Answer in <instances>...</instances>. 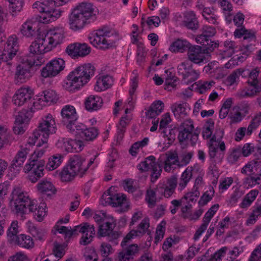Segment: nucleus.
<instances>
[{
	"label": "nucleus",
	"mask_w": 261,
	"mask_h": 261,
	"mask_svg": "<svg viewBox=\"0 0 261 261\" xmlns=\"http://www.w3.org/2000/svg\"><path fill=\"white\" fill-rule=\"evenodd\" d=\"M10 203L17 215L22 216L29 212L34 213V218L39 222L43 220L46 215L45 204L41 203L37 206V201L32 200L20 188H14L11 194Z\"/></svg>",
	"instance_id": "obj_1"
},
{
	"label": "nucleus",
	"mask_w": 261,
	"mask_h": 261,
	"mask_svg": "<svg viewBox=\"0 0 261 261\" xmlns=\"http://www.w3.org/2000/svg\"><path fill=\"white\" fill-rule=\"evenodd\" d=\"M67 0H48L44 2H36L33 5L34 11L40 13L39 21L43 23H48L59 18L63 12L60 6L66 3Z\"/></svg>",
	"instance_id": "obj_2"
},
{
	"label": "nucleus",
	"mask_w": 261,
	"mask_h": 261,
	"mask_svg": "<svg viewBox=\"0 0 261 261\" xmlns=\"http://www.w3.org/2000/svg\"><path fill=\"white\" fill-rule=\"evenodd\" d=\"M39 142L37 144V147H41L44 145L42 148H38L34 153L32 154L27 163L24 167L23 170L25 172L29 173L28 177L29 180L32 183H35L44 175V168L45 161L40 159L45 152V148L47 147V142L46 146L42 142L38 139Z\"/></svg>",
	"instance_id": "obj_3"
},
{
	"label": "nucleus",
	"mask_w": 261,
	"mask_h": 261,
	"mask_svg": "<svg viewBox=\"0 0 261 261\" xmlns=\"http://www.w3.org/2000/svg\"><path fill=\"white\" fill-rule=\"evenodd\" d=\"M95 68L90 63L77 67L67 76L64 87L70 91L79 90L88 82L94 73Z\"/></svg>",
	"instance_id": "obj_4"
},
{
	"label": "nucleus",
	"mask_w": 261,
	"mask_h": 261,
	"mask_svg": "<svg viewBox=\"0 0 261 261\" xmlns=\"http://www.w3.org/2000/svg\"><path fill=\"white\" fill-rule=\"evenodd\" d=\"M91 44L102 49L110 48L119 39L116 32L108 27H104L96 31L95 34L88 37Z\"/></svg>",
	"instance_id": "obj_5"
},
{
	"label": "nucleus",
	"mask_w": 261,
	"mask_h": 261,
	"mask_svg": "<svg viewBox=\"0 0 261 261\" xmlns=\"http://www.w3.org/2000/svg\"><path fill=\"white\" fill-rule=\"evenodd\" d=\"M56 130L55 120L50 114H48L40 121L37 128L33 133V136L34 138L40 140L46 146L49 135L55 133Z\"/></svg>",
	"instance_id": "obj_6"
},
{
	"label": "nucleus",
	"mask_w": 261,
	"mask_h": 261,
	"mask_svg": "<svg viewBox=\"0 0 261 261\" xmlns=\"http://www.w3.org/2000/svg\"><path fill=\"white\" fill-rule=\"evenodd\" d=\"M115 187L112 186L107 192L103 193L101 198L102 204L120 207L121 212L128 211L129 204L126 195L122 193H115Z\"/></svg>",
	"instance_id": "obj_7"
},
{
	"label": "nucleus",
	"mask_w": 261,
	"mask_h": 261,
	"mask_svg": "<svg viewBox=\"0 0 261 261\" xmlns=\"http://www.w3.org/2000/svg\"><path fill=\"white\" fill-rule=\"evenodd\" d=\"M116 226V220L113 217H109L103 220V223L99 225L97 231L98 237H107L108 240L113 245H117L118 244V239L120 236V233L114 229Z\"/></svg>",
	"instance_id": "obj_8"
},
{
	"label": "nucleus",
	"mask_w": 261,
	"mask_h": 261,
	"mask_svg": "<svg viewBox=\"0 0 261 261\" xmlns=\"http://www.w3.org/2000/svg\"><path fill=\"white\" fill-rule=\"evenodd\" d=\"M137 167L139 170L142 171H150L151 181L153 182L160 177L162 172V165L156 162L155 158L153 155L146 158L143 162L137 166Z\"/></svg>",
	"instance_id": "obj_9"
},
{
	"label": "nucleus",
	"mask_w": 261,
	"mask_h": 261,
	"mask_svg": "<svg viewBox=\"0 0 261 261\" xmlns=\"http://www.w3.org/2000/svg\"><path fill=\"white\" fill-rule=\"evenodd\" d=\"M177 73L181 76L182 80L186 84H190L198 79L200 72L192 68V65L189 62H184L177 67Z\"/></svg>",
	"instance_id": "obj_10"
},
{
	"label": "nucleus",
	"mask_w": 261,
	"mask_h": 261,
	"mask_svg": "<svg viewBox=\"0 0 261 261\" xmlns=\"http://www.w3.org/2000/svg\"><path fill=\"white\" fill-rule=\"evenodd\" d=\"M65 68V61L61 58L51 60L41 70V75L44 77L56 76Z\"/></svg>",
	"instance_id": "obj_11"
},
{
	"label": "nucleus",
	"mask_w": 261,
	"mask_h": 261,
	"mask_svg": "<svg viewBox=\"0 0 261 261\" xmlns=\"http://www.w3.org/2000/svg\"><path fill=\"white\" fill-rule=\"evenodd\" d=\"M62 121L68 130H73V125L77 121L78 116L75 108L71 105H66L61 111Z\"/></svg>",
	"instance_id": "obj_12"
},
{
	"label": "nucleus",
	"mask_w": 261,
	"mask_h": 261,
	"mask_svg": "<svg viewBox=\"0 0 261 261\" xmlns=\"http://www.w3.org/2000/svg\"><path fill=\"white\" fill-rule=\"evenodd\" d=\"M86 16L80 13L79 10L74 9L69 16L70 28L73 31H78L83 29L85 24L89 23V20Z\"/></svg>",
	"instance_id": "obj_13"
},
{
	"label": "nucleus",
	"mask_w": 261,
	"mask_h": 261,
	"mask_svg": "<svg viewBox=\"0 0 261 261\" xmlns=\"http://www.w3.org/2000/svg\"><path fill=\"white\" fill-rule=\"evenodd\" d=\"M29 151V149L27 147H21L16 153L9 167L10 172H12L14 175L19 173L27 159Z\"/></svg>",
	"instance_id": "obj_14"
},
{
	"label": "nucleus",
	"mask_w": 261,
	"mask_h": 261,
	"mask_svg": "<svg viewBox=\"0 0 261 261\" xmlns=\"http://www.w3.org/2000/svg\"><path fill=\"white\" fill-rule=\"evenodd\" d=\"M31 117V113L27 110H22L16 116L13 131L16 135L22 134L24 132V127Z\"/></svg>",
	"instance_id": "obj_15"
},
{
	"label": "nucleus",
	"mask_w": 261,
	"mask_h": 261,
	"mask_svg": "<svg viewBox=\"0 0 261 261\" xmlns=\"http://www.w3.org/2000/svg\"><path fill=\"white\" fill-rule=\"evenodd\" d=\"M33 94V91L30 87H23L16 91L12 100L16 106H21L31 100Z\"/></svg>",
	"instance_id": "obj_16"
},
{
	"label": "nucleus",
	"mask_w": 261,
	"mask_h": 261,
	"mask_svg": "<svg viewBox=\"0 0 261 261\" xmlns=\"http://www.w3.org/2000/svg\"><path fill=\"white\" fill-rule=\"evenodd\" d=\"M74 231L83 234L80 240V244L83 245H87L90 243L95 233L94 225L87 223L75 226Z\"/></svg>",
	"instance_id": "obj_17"
},
{
	"label": "nucleus",
	"mask_w": 261,
	"mask_h": 261,
	"mask_svg": "<svg viewBox=\"0 0 261 261\" xmlns=\"http://www.w3.org/2000/svg\"><path fill=\"white\" fill-rule=\"evenodd\" d=\"M219 205L215 204L212 206L208 211L205 214L202 220V223L196 231L193 239L195 241L198 240L203 232L206 229L207 226L211 221L212 217L216 212L218 210Z\"/></svg>",
	"instance_id": "obj_18"
},
{
	"label": "nucleus",
	"mask_w": 261,
	"mask_h": 261,
	"mask_svg": "<svg viewBox=\"0 0 261 261\" xmlns=\"http://www.w3.org/2000/svg\"><path fill=\"white\" fill-rule=\"evenodd\" d=\"M31 67L29 64H19L14 74V81L16 84H22L28 81L32 75Z\"/></svg>",
	"instance_id": "obj_19"
},
{
	"label": "nucleus",
	"mask_w": 261,
	"mask_h": 261,
	"mask_svg": "<svg viewBox=\"0 0 261 261\" xmlns=\"http://www.w3.org/2000/svg\"><path fill=\"white\" fill-rule=\"evenodd\" d=\"M177 185V177L173 175L167 179L166 183H159L158 189L161 192L162 196L169 198L175 192Z\"/></svg>",
	"instance_id": "obj_20"
},
{
	"label": "nucleus",
	"mask_w": 261,
	"mask_h": 261,
	"mask_svg": "<svg viewBox=\"0 0 261 261\" xmlns=\"http://www.w3.org/2000/svg\"><path fill=\"white\" fill-rule=\"evenodd\" d=\"M165 159L163 162L164 169L167 172H173L176 168H180L179 159L175 151H168L165 154Z\"/></svg>",
	"instance_id": "obj_21"
},
{
	"label": "nucleus",
	"mask_w": 261,
	"mask_h": 261,
	"mask_svg": "<svg viewBox=\"0 0 261 261\" xmlns=\"http://www.w3.org/2000/svg\"><path fill=\"white\" fill-rule=\"evenodd\" d=\"M68 165L76 174L82 176L88 169L85 166V158L79 155H74L70 159Z\"/></svg>",
	"instance_id": "obj_22"
},
{
	"label": "nucleus",
	"mask_w": 261,
	"mask_h": 261,
	"mask_svg": "<svg viewBox=\"0 0 261 261\" xmlns=\"http://www.w3.org/2000/svg\"><path fill=\"white\" fill-rule=\"evenodd\" d=\"M201 32L202 33L196 37V40L202 45H207L208 44V39L215 35L216 30L214 27L205 25L203 26Z\"/></svg>",
	"instance_id": "obj_23"
},
{
	"label": "nucleus",
	"mask_w": 261,
	"mask_h": 261,
	"mask_svg": "<svg viewBox=\"0 0 261 261\" xmlns=\"http://www.w3.org/2000/svg\"><path fill=\"white\" fill-rule=\"evenodd\" d=\"M122 250L119 253V261H129L130 258V231L127 233L121 242Z\"/></svg>",
	"instance_id": "obj_24"
},
{
	"label": "nucleus",
	"mask_w": 261,
	"mask_h": 261,
	"mask_svg": "<svg viewBox=\"0 0 261 261\" xmlns=\"http://www.w3.org/2000/svg\"><path fill=\"white\" fill-rule=\"evenodd\" d=\"M188 55L189 59L195 64L206 62L205 54L201 51L200 46L190 47Z\"/></svg>",
	"instance_id": "obj_25"
},
{
	"label": "nucleus",
	"mask_w": 261,
	"mask_h": 261,
	"mask_svg": "<svg viewBox=\"0 0 261 261\" xmlns=\"http://www.w3.org/2000/svg\"><path fill=\"white\" fill-rule=\"evenodd\" d=\"M149 226V219L148 217L144 218L137 226V228L132 230V239L142 237L145 233L150 234Z\"/></svg>",
	"instance_id": "obj_26"
},
{
	"label": "nucleus",
	"mask_w": 261,
	"mask_h": 261,
	"mask_svg": "<svg viewBox=\"0 0 261 261\" xmlns=\"http://www.w3.org/2000/svg\"><path fill=\"white\" fill-rule=\"evenodd\" d=\"M38 191L42 195L50 197L56 193V189L51 181L47 179L41 180L37 185Z\"/></svg>",
	"instance_id": "obj_27"
},
{
	"label": "nucleus",
	"mask_w": 261,
	"mask_h": 261,
	"mask_svg": "<svg viewBox=\"0 0 261 261\" xmlns=\"http://www.w3.org/2000/svg\"><path fill=\"white\" fill-rule=\"evenodd\" d=\"M46 34L55 46L60 44L64 38V30L62 27H56L50 29Z\"/></svg>",
	"instance_id": "obj_28"
},
{
	"label": "nucleus",
	"mask_w": 261,
	"mask_h": 261,
	"mask_svg": "<svg viewBox=\"0 0 261 261\" xmlns=\"http://www.w3.org/2000/svg\"><path fill=\"white\" fill-rule=\"evenodd\" d=\"M129 112V109L126 108L125 109V115L122 116L117 125V140H121L123 137L124 133L125 132L126 127L129 125L130 120L128 118L126 114Z\"/></svg>",
	"instance_id": "obj_29"
},
{
	"label": "nucleus",
	"mask_w": 261,
	"mask_h": 261,
	"mask_svg": "<svg viewBox=\"0 0 261 261\" xmlns=\"http://www.w3.org/2000/svg\"><path fill=\"white\" fill-rule=\"evenodd\" d=\"M158 189V185L155 188L149 187L147 190L145 195V200L150 208H152L156 205L158 198L156 197L157 194L161 195V192ZM161 199L160 198L159 200Z\"/></svg>",
	"instance_id": "obj_30"
},
{
	"label": "nucleus",
	"mask_w": 261,
	"mask_h": 261,
	"mask_svg": "<svg viewBox=\"0 0 261 261\" xmlns=\"http://www.w3.org/2000/svg\"><path fill=\"white\" fill-rule=\"evenodd\" d=\"M101 98L98 96L90 95L85 101V108L89 111H96L99 109L102 105Z\"/></svg>",
	"instance_id": "obj_31"
},
{
	"label": "nucleus",
	"mask_w": 261,
	"mask_h": 261,
	"mask_svg": "<svg viewBox=\"0 0 261 261\" xmlns=\"http://www.w3.org/2000/svg\"><path fill=\"white\" fill-rule=\"evenodd\" d=\"M113 84V79L109 75L98 77L94 86V90L100 92L109 88Z\"/></svg>",
	"instance_id": "obj_32"
},
{
	"label": "nucleus",
	"mask_w": 261,
	"mask_h": 261,
	"mask_svg": "<svg viewBox=\"0 0 261 261\" xmlns=\"http://www.w3.org/2000/svg\"><path fill=\"white\" fill-rule=\"evenodd\" d=\"M183 24L188 29L192 30H195L198 28V22L194 12L188 11L184 13Z\"/></svg>",
	"instance_id": "obj_33"
},
{
	"label": "nucleus",
	"mask_w": 261,
	"mask_h": 261,
	"mask_svg": "<svg viewBox=\"0 0 261 261\" xmlns=\"http://www.w3.org/2000/svg\"><path fill=\"white\" fill-rule=\"evenodd\" d=\"M171 111L177 118H184L188 115L189 108L186 103H175L171 106Z\"/></svg>",
	"instance_id": "obj_34"
},
{
	"label": "nucleus",
	"mask_w": 261,
	"mask_h": 261,
	"mask_svg": "<svg viewBox=\"0 0 261 261\" xmlns=\"http://www.w3.org/2000/svg\"><path fill=\"white\" fill-rule=\"evenodd\" d=\"M76 10H79L80 13L86 16L89 19L94 17L93 15L94 8L93 5L88 2H84L80 3L75 8Z\"/></svg>",
	"instance_id": "obj_35"
},
{
	"label": "nucleus",
	"mask_w": 261,
	"mask_h": 261,
	"mask_svg": "<svg viewBox=\"0 0 261 261\" xmlns=\"http://www.w3.org/2000/svg\"><path fill=\"white\" fill-rule=\"evenodd\" d=\"M58 99L56 92L52 90H45L42 92V94L37 99L39 103L41 105H45L48 102H53Z\"/></svg>",
	"instance_id": "obj_36"
},
{
	"label": "nucleus",
	"mask_w": 261,
	"mask_h": 261,
	"mask_svg": "<svg viewBox=\"0 0 261 261\" xmlns=\"http://www.w3.org/2000/svg\"><path fill=\"white\" fill-rule=\"evenodd\" d=\"M191 44L186 40L177 39L173 42L170 47L172 52L182 53L187 49H190Z\"/></svg>",
	"instance_id": "obj_37"
},
{
	"label": "nucleus",
	"mask_w": 261,
	"mask_h": 261,
	"mask_svg": "<svg viewBox=\"0 0 261 261\" xmlns=\"http://www.w3.org/2000/svg\"><path fill=\"white\" fill-rule=\"evenodd\" d=\"M63 156L61 154H56L49 157L46 164L45 168L52 171L57 168L62 163Z\"/></svg>",
	"instance_id": "obj_38"
},
{
	"label": "nucleus",
	"mask_w": 261,
	"mask_h": 261,
	"mask_svg": "<svg viewBox=\"0 0 261 261\" xmlns=\"http://www.w3.org/2000/svg\"><path fill=\"white\" fill-rule=\"evenodd\" d=\"M14 242L20 247L28 249L31 248L34 246V242L32 238L23 234L19 235Z\"/></svg>",
	"instance_id": "obj_39"
},
{
	"label": "nucleus",
	"mask_w": 261,
	"mask_h": 261,
	"mask_svg": "<svg viewBox=\"0 0 261 261\" xmlns=\"http://www.w3.org/2000/svg\"><path fill=\"white\" fill-rule=\"evenodd\" d=\"M243 69L239 68L233 71L224 81V83L227 86H231L237 84L240 76L244 72Z\"/></svg>",
	"instance_id": "obj_40"
},
{
	"label": "nucleus",
	"mask_w": 261,
	"mask_h": 261,
	"mask_svg": "<svg viewBox=\"0 0 261 261\" xmlns=\"http://www.w3.org/2000/svg\"><path fill=\"white\" fill-rule=\"evenodd\" d=\"M132 42L136 44L137 46V56L142 60L145 56L144 45L142 42V38L138 35H133Z\"/></svg>",
	"instance_id": "obj_41"
},
{
	"label": "nucleus",
	"mask_w": 261,
	"mask_h": 261,
	"mask_svg": "<svg viewBox=\"0 0 261 261\" xmlns=\"http://www.w3.org/2000/svg\"><path fill=\"white\" fill-rule=\"evenodd\" d=\"M76 175V173L73 171L68 164L63 168L60 173L61 179L62 181L65 182L71 181Z\"/></svg>",
	"instance_id": "obj_42"
},
{
	"label": "nucleus",
	"mask_w": 261,
	"mask_h": 261,
	"mask_svg": "<svg viewBox=\"0 0 261 261\" xmlns=\"http://www.w3.org/2000/svg\"><path fill=\"white\" fill-rule=\"evenodd\" d=\"M215 190L213 187L209 186L208 189L201 195L198 201V204L200 206L205 205L214 196Z\"/></svg>",
	"instance_id": "obj_43"
},
{
	"label": "nucleus",
	"mask_w": 261,
	"mask_h": 261,
	"mask_svg": "<svg viewBox=\"0 0 261 261\" xmlns=\"http://www.w3.org/2000/svg\"><path fill=\"white\" fill-rule=\"evenodd\" d=\"M199 195L198 190L193 189L191 191L187 192L182 198L186 204L189 203L192 205L196 203Z\"/></svg>",
	"instance_id": "obj_44"
},
{
	"label": "nucleus",
	"mask_w": 261,
	"mask_h": 261,
	"mask_svg": "<svg viewBox=\"0 0 261 261\" xmlns=\"http://www.w3.org/2000/svg\"><path fill=\"white\" fill-rule=\"evenodd\" d=\"M234 35L237 38L243 37L244 40H252L255 39V35L253 33L246 30L243 27L236 30L234 32Z\"/></svg>",
	"instance_id": "obj_45"
},
{
	"label": "nucleus",
	"mask_w": 261,
	"mask_h": 261,
	"mask_svg": "<svg viewBox=\"0 0 261 261\" xmlns=\"http://www.w3.org/2000/svg\"><path fill=\"white\" fill-rule=\"evenodd\" d=\"M98 135V130L95 127L87 128L80 137L86 141H92Z\"/></svg>",
	"instance_id": "obj_46"
},
{
	"label": "nucleus",
	"mask_w": 261,
	"mask_h": 261,
	"mask_svg": "<svg viewBox=\"0 0 261 261\" xmlns=\"http://www.w3.org/2000/svg\"><path fill=\"white\" fill-rule=\"evenodd\" d=\"M71 139L66 138H61L57 142L56 145L57 147L63 151L66 152H72V147H71Z\"/></svg>",
	"instance_id": "obj_47"
},
{
	"label": "nucleus",
	"mask_w": 261,
	"mask_h": 261,
	"mask_svg": "<svg viewBox=\"0 0 261 261\" xmlns=\"http://www.w3.org/2000/svg\"><path fill=\"white\" fill-rule=\"evenodd\" d=\"M18 221H14L12 222L11 226L9 228L7 232V236L11 241H14L19 235H17L18 232Z\"/></svg>",
	"instance_id": "obj_48"
},
{
	"label": "nucleus",
	"mask_w": 261,
	"mask_h": 261,
	"mask_svg": "<svg viewBox=\"0 0 261 261\" xmlns=\"http://www.w3.org/2000/svg\"><path fill=\"white\" fill-rule=\"evenodd\" d=\"M30 54L32 55L45 53L39 38L33 41L30 46Z\"/></svg>",
	"instance_id": "obj_49"
},
{
	"label": "nucleus",
	"mask_w": 261,
	"mask_h": 261,
	"mask_svg": "<svg viewBox=\"0 0 261 261\" xmlns=\"http://www.w3.org/2000/svg\"><path fill=\"white\" fill-rule=\"evenodd\" d=\"M21 34L26 37L33 35L34 29H33V23L31 21H26L21 25L20 29Z\"/></svg>",
	"instance_id": "obj_50"
},
{
	"label": "nucleus",
	"mask_w": 261,
	"mask_h": 261,
	"mask_svg": "<svg viewBox=\"0 0 261 261\" xmlns=\"http://www.w3.org/2000/svg\"><path fill=\"white\" fill-rule=\"evenodd\" d=\"M261 122V113H257L252 119L247 129V134L250 135L252 131L256 129Z\"/></svg>",
	"instance_id": "obj_51"
},
{
	"label": "nucleus",
	"mask_w": 261,
	"mask_h": 261,
	"mask_svg": "<svg viewBox=\"0 0 261 261\" xmlns=\"http://www.w3.org/2000/svg\"><path fill=\"white\" fill-rule=\"evenodd\" d=\"M191 178L192 177L190 176V175L187 173V171L185 170L182 173L179 180H177L178 190L180 191L183 190L187 187Z\"/></svg>",
	"instance_id": "obj_52"
},
{
	"label": "nucleus",
	"mask_w": 261,
	"mask_h": 261,
	"mask_svg": "<svg viewBox=\"0 0 261 261\" xmlns=\"http://www.w3.org/2000/svg\"><path fill=\"white\" fill-rule=\"evenodd\" d=\"M214 128V122L212 120H208L203 126L202 136L204 139L210 138L212 134Z\"/></svg>",
	"instance_id": "obj_53"
},
{
	"label": "nucleus",
	"mask_w": 261,
	"mask_h": 261,
	"mask_svg": "<svg viewBox=\"0 0 261 261\" xmlns=\"http://www.w3.org/2000/svg\"><path fill=\"white\" fill-rule=\"evenodd\" d=\"M39 39L40 40L42 46H43L44 53L48 52L51 50L53 48L56 47L49 36H47V34L44 37L39 38Z\"/></svg>",
	"instance_id": "obj_54"
},
{
	"label": "nucleus",
	"mask_w": 261,
	"mask_h": 261,
	"mask_svg": "<svg viewBox=\"0 0 261 261\" xmlns=\"http://www.w3.org/2000/svg\"><path fill=\"white\" fill-rule=\"evenodd\" d=\"M43 54H38L31 56V58L29 60V64L31 67L33 66H39L45 62Z\"/></svg>",
	"instance_id": "obj_55"
},
{
	"label": "nucleus",
	"mask_w": 261,
	"mask_h": 261,
	"mask_svg": "<svg viewBox=\"0 0 261 261\" xmlns=\"http://www.w3.org/2000/svg\"><path fill=\"white\" fill-rule=\"evenodd\" d=\"M187 171V173L190 175V176L192 177L193 176L203 175L204 172L202 169L201 168L200 166L195 164L193 166H188L185 170Z\"/></svg>",
	"instance_id": "obj_56"
},
{
	"label": "nucleus",
	"mask_w": 261,
	"mask_h": 261,
	"mask_svg": "<svg viewBox=\"0 0 261 261\" xmlns=\"http://www.w3.org/2000/svg\"><path fill=\"white\" fill-rule=\"evenodd\" d=\"M248 89L253 96L258 95L261 92V81L247 82Z\"/></svg>",
	"instance_id": "obj_57"
},
{
	"label": "nucleus",
	"mask_w": 261,
	"mask_h": 261,
	"mask_svg": "<svg viewBox=\"0 0 261 261\" xmlns=\"http://www.w3.org/2000/svg\"><path fill=\"white\" fill-rule=\"evenodd\" d=\"M163 137L166 139L167 138L168 141V144L169 145L171 144L176 138L175 130L170 128H165L162 132Z\"/></svg>",
	"instance_id": "obj_58"
},
{
	"label": "nucleus",
	"mask_w": 261,
	"mask_h": 261,
	"mask_svg": "<svg viewBox=\"0 0 261 261\" xmlns=\"http://www.w3.org/2000/svg\"><path fill=\"white\" fill-rule=\"evenodd\" d=\"M148 138H145L141 141H138L132 145V155L136 156L139 149L146 146L148 142Z\"/></svg>",
	"instance_id": "obj_59"
},
{
	"label": "nucleus",
	"mask_w": 261,
	"mask_h": 261,
	"mask_svg": "<svg viewBox=\"0 0 261 261\" xmlns=\"http://www.w3.org/2000/svg\"><path fill=\"white\" fill-rule=\"evenodd\" d=\"M235 97L239 99L254 97L248 87L239 89L235 94Z\"/></svg>",
	"instance_id": "obj_60"
},
{
	"label": "nucleus",
	"mask_w": 261,
	"mask_h": 261,
	"mask_svg": "<svg viewBox=\"0 0 261 261\" xmlns=\"http://www.w3.org/2000/svg\"><path fill=\"white\" fill-rule=\"evenodd\" d=\"M91 51V48L86 43H78L77 58L83 57L88 55Z\"/></svg>",
	"instance_id": "obj_61"
},
{
	"label": "nucleus",
	"mask_w": 261,
	"mask_h": 261,
	"mask_svg": "<svg viewBox=\"0 0 261 261\" xmlns=\"http://www.w3.org/2000/svg\"><path fill=\"white\" fill-rule=\"evenodd\" d=\"M11 7L10 9L12 13L20 12L23 7V0H9Z\"/></svg>",
	"instance_id": "obj_62"
},
{
	"label": "nucleus",
	"mask_w": 261,
	"mask_h": 261,
	"mask_svg": "<svg viewBox=\"0 0 261 261\" xmlns=\"http://www.w3.org/2000/svg\"><path fill=\"white\" fill-rule=\"evenodd\" d=\"M248 261H261V243L252 252Z\"/></svg>",
	"instance_id": "obj_63"
},
{
	"label": "nucleus",
	"mask_w": 261,
	"mask_h": 261,
	"mask_svg": "<svg viewBox=\"0 0 261 261\" xmlns=\"http://www.w3.org/2000/svg\"><path fill=\"white\" fill-rule=\"evenodd\" d=\"M8 261H30V260L25 253L18 252L10 256Z\"/></svg>",
	"instance_id": "obj_64"
}]
</instances>
